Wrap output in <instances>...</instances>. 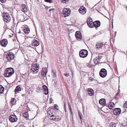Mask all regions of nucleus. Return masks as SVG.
<instances>
[{"label":"nucleus","mask_w":127,"mask_h":127,"mask_svg":"<svg viewBox=\"0 0 127 127\" xmlns=\"http://www.w3.org/2000/svg\"><path fill=\"white\" fill-rule=\"evenodd\" d=\"M41 90L38 87L37 88V89L36 90V91L38 93L40 92Z\"/></svg>","instance_id":"nucleus-33"},{"label":"nucleus","mask_w":127,"mask_h":127,"mask_svg":"<svg viewBox=\"0 0 127 127\" xmlns=\"http://www.w3.org/2000/svg\"><path fill=\"white\" fill-rule=\"evenodd\" d=\"M3 20L5 23H8L11 20L10 15L6 12L4 13L3 15Z\"/></svg>","instance_id":"nucleus-3"},{"label":"nucleus","mask_w":127,"mask_h":127,"mask_svg":"<svg viewBox=\"0 0 127 127\" xmlns=\"http://www.w3.org/2000/svg\"><path fill=\"white\" fill-rule=\"evenodd\" d=\"M100 23L99 21H97L94 22V27L95 28H97L100 26Z\"/></svg>","instance_id":"nucleus-19"},{"label":"nucleus","mask_w":127,"mask_h":127,"mask_svg":"<svg viewBox=\"0 0 127 127\" xmlns=\"http://www.w3.org/2000/svg\"><path fill=\"white\" fill-rule=\"evenodd\" d=\"M71 71V73H72V74H73V71Z\"/></svg>","instance_id":"nucleus-44"},{"label":"nucleus","mask_w":127,"mask_h":127,"mask_svg":"<svg viewBox=\"0 0 127 127\" xmlns=\"http://www.w3.org/2000/svg\"><path fill=\"white\" fill-rule=\"evenodd\" d=\"M88 52L86 50L83 49L81 50L79 53V55L80 57L82 58H85L88 55Z\"/></svg>","instance_id":"nucleus-5"},{"label":"nucleus","mask_w":127,"mask_h":127,"mask_svg":"<svg viewBox=\"0 0 127 127\" xmlns=\"http://www.w3.org/2000/svg\"><path fill=\"white\" fill-rule=\"evenodd\" d=\"M23 115L25 118L28 119L29 117V114L27 112H26L23 114Z\"/></svg>","instance_id":"nucleus-26"},{"label":"nucleus","mask_w":127,"mask_h":127,"mask_svg":"<svg viewBox=\"0 0 127 127\" xmlns=\"http://www.w3.org/2000/svg\"><path fill=\"white\" fill-rule=\"evenodd\" d=\"M79 12L82 15H84L87 12V9L84 6H81L79 9Z\"/></svg>","instance_id":"nucleus-8"},{"label":"nucleus","mask_w":127,"mask_h":127,"mask_svg":"<svg viewBox=\"0 0 127 127\" xmlns=\"http://www.w3.org/2000/svg\"><path fill=\"white\" fill-rule=\"evenodd\" d=\"M14 55L12 52H9L8 53L7 59L9 60H11L14 58Z\"/></svg>","instance_id":"nucleus-10"},{"label":"nucleus","mask_w":127,"mask_h":127,"mask_svg":"<svg viewBox=\"0 0 127 127\" xmlns=\"http://www.w3.org/2000/svg\"><path fill=\"white\" fill-rule=\"evenodd\" d=\"M99 102L101 105H104L106 104L105 100L104 99H101L99 100Z\"/></svg>","instance_id":"nucleus-21"},{"label":"nucleus","mask_w":127,"mask_h":127,"mask_svg":"<svg viewBox=\"0 0 127 127\" xmlns=\"http://www.w3.org/2000/svg\"><path fill=\"white\" fill-rule=\"evenodd\" d=\"M103 47V44L101 43H98L96 44V48L97 49L100 50Z\"/></svg>","instance_id":"nucleus-13"},{"label":"nucleus","mask_w":127,"mask_h":127,"mask_svg":"<svg viewBox=\"0 0 127 127\" xmlns=\"http://www.w3.org/2000/svg\"><path fill=\"white\" fill-rule=\"evenodd\" d=\"M39 44L38 41L36 39H33L32 41V46H37Z\"/></svg>","instance_id":"nucleus-14"},{"label":"nucleus","mask_w":127,"mask_h":127,"mask_svg":"<svg viewBox=\"0 0 127 127\" xmlns=\"http://www.w3.org/2000/svg\"><path fill=\"white\" fill-rule=\"evenodd\" d=\"M88 66L90 68H91V64H88Z\"/></svg>","instance_id":"nucleus-38"},{"label":"nucleus","mask_w":127,"mask_h":127,"mask_svg":"<svg viewBox=\"0 0 127 127\" xmlns=\"http://www.w3.org/2000/svg\"><path fill=\"white\" fill-rule=\"evenodd\" d=\"M61 2L63 3H67L69 0H61Z\"/></svg>","instance_id":"nucleus-31"},{"label":"nucleus","mask_w":127,"mask_h":127,"mask_svg":"<svg viewBox=\"0 0 127 127\" xmlns=\"http://www.w3.org/2000/svg\"><path fill=\"white\" fill-rule=\"evenodd\" d=\"M21 10L23 12L25 13L27 12V7L25 5V4H22V5Z\"/></svg>","instance_id":"nucleus-16"},{"label":"nucleus","mask_w":127,"mask_h":127,"mask_svg":"<svg viewBox=\"0 0 127 127\" xmlns=\"http://www.w3.org/2000/svg\"><path fill=\"white\" fill-rule=\"evenodd\" d=\"M21 89L20 88V86H18L16 87V89L15 90V93H18L19 92L21 91Z\"/></svg>","instance_id":"nucleus-25"},{"label":"nucleus","mask_w":127,"mask_h":127,"mask_svg":"<svg viewBox=\"0 0 127 127\" xmlns=\"http://www.w3.org/2000/svg\"><path fill=\"white\" fill-rule=\"evenodd\" d=\"M78 114L80 118V120L81 121H82V114L81 113L79 112L78 113Z\"/></svg>","instance_id":"nucleus-29"},{"label":"nucleus","mask_w":127,"mask_h":127,"mask_svg":"<svg viewBox=\"0 0 127 127\" xmlns=\"http://www.w3.org/2000/svg\"><path fill=\"white\" fill-rule=\"evenodd\" d=\"M88 92L89 95L90 96H92L94 94V91L91 88L88 89Z\"/></svg>","instance_id":"nucleus-22"},{"label":"nucleus","mask_w":127,"mask_h":127,"mask_svg":"<svg viewBox=\"0 0 127 127\" xmlns=\"http://www.w3.org/2000/svg\"><path fill=\"white\" fill-rule=\"evenodd\" d=\"M64 75L66 77H67L69 76V75L68 74H67L66 73H64Z\"/></svg>","instance_id":"nucleus-36"},{"label":"nucleus","mask_w":127,"mask_h":127,"mask_svg":"<svg viewBox=\"0 0 127 127\" xmlns=\"http://www.w3.org/2000/svg\"><path fill=\"white\" fill-rule=\"evenodd\" d=\"M54 107L55 108H56V104H55L54 105Z\"/></svg>","instance_id":"nucleus-42"},{"label":"nucleus","mask_w":127,"mask_h":127,"mask_svg":"<svg viewBox=\"0 0 127 127\" xmlns=\"http://www.w3.org/2000/svg\"><path fill=\"white\" fill-rule=\"evenodd\" d=\"M41 72V74L43 77H44L46 76L47 72L46 71V68H43Z\"/></svg>","instance_id":"nucleus-20"},{"label":"nucleus","mask_w":127,"mask_h":127,"mask_svg":"<svg viewBox=\"0 0 127 127\" xmlns=\"http://www.w3.org/2000/svg\"><path fill=\"white\" fill-rule=\"evenodd\" d=\"M59 111V113H61V112L60 111Z\"/></svg>","instance_id":"nucleus-46"},{"label":"nucleus","mask_w":127,"mask_h":127,"mask_svg":"<svg viewBox=\"0 0 127 127\" xmlns=\"http://www.w3.org/2000/svg\"><path fill=\"white\" fill-rule=\"evenodd\" d=\"M42 88L44 90V93L45 95H47L48 93V91L47 87L45 85H44L42 87Z\"/></svg>","instance_id":"nucleus-17"},{"label":"nucleus","mask_w":127,"mask_h":127,"mask_svg":"<svg viewBox=\"0 0 127 127\" xmlns=\"http://www.w3.org/2000/svg\"><path fill=\"white\" fill-rule=\"evenodd\" d=\"M23 32L26 34H28L30 32V29L29 27L26 25H23L21 28Z\"/></svg>","instance_id":"nucleus-6"},{"label":"nucleus","mask_w":127,"mask_h":127,"mask_svg":"<svg viewBox=\"0 0 127 127\" xmlns=\"http://www.w3.org/2000/svg\"><path fill=\"white\" fill-rule=\"evenodd\" d=\"M39 65L36 64H33L31 67V72L33 74H35L38 72L39 69Z\"/></svg>","instance_id":"nucleus-2"},{"label":"nucleus","mask_w":127,"mask_h":127,"mask_svg":"<svg viewBox=\"0 0 127 127\" xmlns=\"http://www.w3.org/2000/svg\"><path fill=\"white\" fill-rule=\"evenodd\" d=\"M58 117V116H56V119L57 118L58 119L57 120H59L61 119L60 117L59 118Z\"/></svg>","instance_id":"nucleus-37"},{"label":"nucleus","mask_w":127,"mask_h":127,"mask_svg":"<svg viewBox=\"0 0 127 127\" xmlns=\"http://www.w3.org/2000/svg\"><path fill=\"white\" fill-rule=\"evenodd\" d=\"M45 1L47 2L50 3H51L52 2V0H45Z\"/></svg>","instance_id":"nucleus-34"},{"label":"nucleus","mask_w":127,"mask_h":127,"mask_svg":"<svg viewBox=\"0 0 127 127\" xmlns=\"http://www.w3.org/2000/svg\"><path fill=\"white\" fill-rule=\"evenodd\" d=\"M64 106H65V104H64Z\"/></svg>","instance_id":"nucleus-47"},{"label":"nucleus","mask_w":127,"mask_h":127,"mask_svg":"<svg viewBox=\"0 0 127 127\" xmlns=\"http://www.w3.org/2000/svg\"><path fill=\"white\" fill-rule=\"evenodd\" d=\"M114 105V104L113 103L111 102L109 103L108 106L110 109H111L113 108Z\"/></svg>","instance_id":"nucleus-24"},{"label":"nucleus","mask_w":127,"mask_h":127,"mask_svg":"<svg viewBox=\"0 0 127 127\" xmlns=\"http://www.w3.org/2000/svg\"><path fill=\"white\" fill-rule=\"evenodd\" d=\"M4 88L2 86H0V93L2 94L4 92Z\"/></svg>","instance_id":"nucleus-27"},{"label":"nucleus","mask_w":127,"mask_h":127,"mask_svg":"<svg viewBox=\"0 0 127 127\" xmlns=\"http://www.w3.org/2000/svg\"><path fill=\"white\" fill-rule=\"evenodd\" d=\"M70 111H71V108H70Z\"/></svg>","instance_id":"nucleus-45"},{"label":"nucleus","mask_w":127,"mask_h":127,"mask_svg":"<svg viewBox=\"0 0 127 127\" xmlns=\"http://www.w3.org/2000/svg\"><path fill=\"white\" fill-rule=\"evenodd\" d=\"M116 126V124L113 122H112L111 123L110 125V127H115Z\"/></svg>","instance_id":"nucleus-28"},{"label":"nucleus","mask_w":127,"mask_h":127,"mask_svg":"<svg viewBox=\"0 0 127 127\" xmlns=\"http://www.w3.org/2000/svg\"><path fill=\"white\" fill-rule=\"evenodd\" d=\"M124 7L126 8L127 9V5H124Z\"/></svg>","instance_id":"nucleus-39"},{"label":"nucleus","mask_w":127,"mask_h":127,"mask_svg":"<svg viewBox=\"0 0 127 127\" xmlns=\"http://www.w3.org/2000/svg\"><path fill=\"white\" fill-rule=\"evenodd\" d=\"M16 100L15 98H12L10 101V103L11 105H15L16 104Z\"/></svg>","instance_id":"nucleus-23"},{"label":"nucleus","mask_w":127,"mask_h":127,"mask_svg":"<svg viewBox=\"0 0 127 127\" xmlns=\"http://www.w3.org/2000/svg\"><path fill=\"white\" fill-rule=\"evenodd\" d=\"M62 15L64 17H65L69 16L70 13V10L68 8L64 9L62 13Z\"/></svg>","instance_id":"nucleus-4"},{"label":"nucleus","mask_w":127,"mask_h":127,"mask_svg":"<svg viewBox=\"0 0 127 127\" xmlns=\"http://www.w3.org/2000/svg\"><path fill=\"white\" fill-rule=\"evenodd\" d=\"M46 7H47V8H49V7H47V6Z\"/></svg>","instance_id":"nucleus-48"},{"label":"nucleus","mask_w":127,"mask_h":127,"mask_svg":"<svg viewBox=\"0 0 127 127\" xmlns=\"http://www.w3.org/2000/svg\"><path fill=\"white\" fill-rule=\"evenodd\" d=\"M113 112L115 115H118L121 113V109L120 108H115L113 110Z\"/></svg>","instance_id":"nucleus-12"},{"label":"nucleus","mask_w":127,"mask_h":127,"mask_svg":"<svg viewBox=\"0 0 127 127\" xmlns=\"http://www.w3.org/2000/svg\"><path fill=\"white\" fill-rule=\"evenodd\" d=\"M124 106L125 108H127V101L124 104Z\"/></svg>","instance_id":"nucleus-32"},{"label":"nucleus","mask_w":127,"mask_h":127,"mask_svg":"<svg viewBox=\"0 0 127 127\" xmlns=\"http://www.w3.org/2000/svg\"><path fill=\"white\" fill-rule=\"evenodd\" d=\"M54 9H50L49 10V11H51Z\"/></svg>","instance_id":"nucleus-41"},{"label":"nucleus","mask_w":127,"mask_h":127,"mask_svg":"<svg viewBox=\"0 0 127 127\" xmlns=\"http://www.w3.org/2000/svg\"><path fill=\"white\" fill-rule=\"evenodd\" d=\"M8 43L7 40L6 39H3L0 42V44L2 46L5 47Z\"/></svg>","instance_id":"nucleus-15"},{"label":"nucleus","mask_w":127,"mask_h":127,"mask_svg":"<svg viewBox=\"0 0 127 127\" xmlns=\"http://www.w3.org/2000/svg\"><path fill=\"white\" fill-rule=\"evenodd\" d=\"M75 36L77 39L78 40H81L82 35L80 31H77L75 33Z\"/></svg>","instance_id":"nucleus-11"},{"label":"nucleus","mask_w":127,"mask_h":127,"mask_svg":"<svg viewBox=\"0 0 127 127\" xmlns=\"http://www.w3.org/2000/svg\"><path fill=\"white\" fill-rule=\"evenodd\" d=\"M14 70L11 67L8 68L5 71L4 75L6 77H9L11 76L14 73Z\"/></svg>","instance_id":"nucleus-1"},{"label":"nucleus","mask_w":127,"mask_h":127,"mask_svg":"<svg viewBox=\"0 0 127 127\" xmlns=\"http://www.w3.org/2000/svg\"><path fill=\"white\" fill-rule=\"evenodd\" d=\"M6 0H0V1L2 3L5 2Z\"/></svg>","instance_id":"nucleus-35"},{"label":"nucleus","mask_w":127,"mask_h":127,"mask_svg":"<svg viewBox=\"0 0 127 127\" xmlns=\"http://www.w3.org/2000/svg\"><path fill=\"white\" fill-rule=\"evenodd\" d=\"M87 24L88 26L90 28H92L94 27V22H92V21H88Z\"/></svg>","instance_id":"nucleus-18"},{"label":"nucleus","mask_w":127,"mask_h":127,"mask_svg":"<svg viewBox=\"0 0 127 127\" xmlns=\"http://www.w3.org/2000/svg\"><path fill=\"white\" fill-rule=\"evenodd\" d=\"M50 119L52 120H54L56 119V116L52 115L50 117Z\"/></svg>","instance_id":"nucleus-30"},{"label":"nucleus","mask_w":127,"mask_h":127,"mask_svg":"<svg viewBox=\"0 0 127 127\" xmlns=\"http://www.w3.org/2000/svg\"><path fill=\"white\" fill-rule=\"evenodd\" d=\"M59 108L58 107V106L56 105V110H58Z\"/></svg>","instance_id":"nucleus-40"},{"label":"nucleus","mask_w":127,"mask_h":127,"mask_svg":"<svg viewBox=\"0 0 127 127\" xmlns=\"http://www.w3.org/2000/svg\"><path fill=\"white\" fill-rule=\"evenodd\" d=\"M9 120L11 122H16L17 120V117L15 115H11L9 118Z\"/></svg>","instance_id":"nucleus-9"},{"label":"nucleus","mask_w":127,"mask_h":127,"mask_svg":"<svg viewBox=\"0 0 127 127\" xmlns=\"http://www.w3.org/2000/svg\"><path fill=\"white\" fill-rule=\"evenodd\" d=\"M118 94H119V93H118V92L117 93H116V95H118Z\"/></svg>","instance_id":"nucleus-43"},{"label":"nucleus","mask_w":127,"mask_h":127,"mask_svg":"<svg viewBox=\"0 0 127 127\" xmlns=\"http://www.w3.org/2000/svg\"><path fill=\"white\" fill-rule=\"evenodd\" d=\"M99 75L102 78L105 77L107 75L106 70L104 68L102 69L100 71Z\"/></svg>","instance_id":"nucleus-7"}]
</instances>
